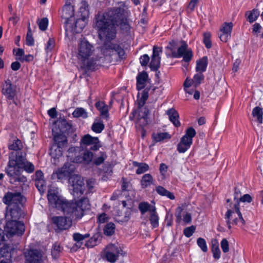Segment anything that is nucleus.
<instances>
[{"label":"nucleus","mask_w":263,"mask_h":263,"mask_svg":"<svg viewBox=\"0 0 263 263\" xmlns=\"http://www.w3.org/2000/svg\"><path fill=\"white\" fill-rule=\"evenodd\" d=\"M118 26L125 32L130 30V26L124 18L123 10L120 8L99 12L96 15L94 28L101 40L108 41L114 39L117 33L116 28Z\"/></svg>","instance_id":"nucleus-1"},{"label":"nucleus","mask_w":263,"mask_h":263,"mask_svg":"<svg viewBox=\"0 0 263 263\" xmlns=\"http://www.w3.org/2000/svg\"><path fill=\"white\" fill-rule=\"evenodd\" d=\"M47 198L53 207L62 210L64 213L75 219H80L84 216L85 210L89 209L90 204L87 198L75 201H69L60 195L59 189L50 186L48 191Z\"/></svg>","instance_id":"nucleus-2"},{"label":"nucleus","mask_w":263,"mask_h":263,"mask_svg":"<svg viewBox=\"0 0 263 263\" xmlns=\"http://www.w3.org/2000/svg\"><path fill=\"white\" fill-rule=\"evenodd\" d=\"M26 156V153L22 152L9 154V161L5 167V172L11 183L26 181V178L21 175L22 169L28 173H31L34 171V165L27 160Z\"/></svg>","instance_id":"nucleus-3"},{"label":"nucleus","mask_w":263,"mask_h":263,"mask_svg":"<svg viewBox=\"0 0 263 263\" xmlns=\"http://www.w3.org/2000/svg\"><path fill=\"white\" fill-rule=\"evenodd\" d=\"M95 51V47L87 40L85 39L81 40L78 44L77 57L82 68L86 70L94 68L98 59L90 57L93 54Z\"/></svg>","instance_id":"nucleus-4"},{"label":"nucleus","mask_w":263,"mask_h":263,"mask_svg":"<svg viewBox=\"0 0 263 263\" xmlns=\"http://www.w3.org/2000/svg\"><path fill=\"white\" fill-rule=\"evenodd\" d=\"M239 203H235L228 209L224 215V219L229 230L232 228V225L244 226L246 223L240 211Z\"/></svg>","instance_id":"nucleus-5"},{"label":"nucleus","mask_w":263,"mask_h":263,"mask_svg":"<svg viewBox=\"0 0 263 263\" xmlns=\"http://www.w3.org/2000/svg\"><path fill=\"white\" fill-rule=\"evenodd\" d=\"M123 254V251L118 243L108 244L103 251L104 257L110 263L115 262Z\"/></svg>","instance_id":"nucleus-6"},{"label":"nucleus","mask_w":263,"mask_h":263,"mask_svg":"<svg viewBox=\"0 0 263 263\" xmlns=\"http://www.w3.org/2000/svg\"><path fill=\"white\" fill-rule=\"evenodd\" d=\"M69 189L71 194L74 197H79L83 194L85 189V184L80 176L73 175L69 178Z\"/></svg>","instance_id":"nucleus-7"},{"label":"nucleus","mask_w":263,"mask_h":263,"mask_svg":"<svg viewBox=\"0 0 263 263\" xmlns=\"http://www.w3.org/2000/svg\"><path fill=\"white\" fill-rule=\"evenodd\" d=\"M75 170V166L71 162H66L64 165L61 168L54 171L52 175L51 178L53 180H58L63 181L70 178L72 176V173Z\"/></svg>","instance_id":"nucleus-8"},{"label":"nucleus","mask_w":263,"mask_h":263,"mask_svg":"<svg viewBox=\"0 0 263 263\" xmlns=\"http://www.w3.org/2000/svg\"><path fill=\"white\" fill-rule=\"evenodd\" d=\"M24 231V225L21 221H7L5 231L7 237H11L14 235H22Z\"/></svg>","instance_id":"nucleus-9"},{"label":"nucleus","mask_w":263,"mask_h":263,"mask_svg":"<svg viewBox=\"0 0 263 263\" xmlns=\"http://www.w3.org/2000/svg\"><path fill=\"white\" fill-rule=\"evenodd\" d=\"M80 146L82 148H89L92 151H97L101 146V144L98 137H92L87 134L82 137Z\"/></svg>","instance_id":"nucleus-10"},{"label":"nucleus","mask_w":263,"mask_h":263,"mask_svg":"<svg viewBox=\"0 0 263 263\" xmlns=\"http://www.w3.org/2000/svg\"><path fill=\"white\" fill-rule=\"evenodd\" d=\"M67 217L54 216L52 218V221L56 226L57 228L60 230H65L68 229L72 225V220H77L68 215Z\"/></svg>","instance_id":"nucleus-11"},{"label":"nucleus","mask_w":263,"mask_h":263,"mask_svg":"<svg viewBox=\"0 0 263 263\" xmlns=\"http://www.w3.org/2000/svg\"><path fill=\"white\" fill-rule=\"evenodd\" d=\"M2 93L9 100H13L14 104H17L14 100L16 95V88L12 84L10 80H6L3 85Z\"/></svg>","instance_id":"nucleus-12"},{"label":"nucleus","mask_w":263,"mask_h":263,"mask_svg":"<svg viewBox=\"0 0 263 263\" xmlns=\"http://www.w3.org/2000/svg\"><path fill=\"white\" fill-rule=\"evenodd\" d=\"M3 200L6 204L10 205L14 204L17 205L22 203L23 197L19 192H8L4 196Z\"/></svg>","instance_id":"nucleus-13"},{"label":"nucleus","mask_w":263,"mask_h":263,"mask_svg":"<svg viewBox=\"0 0 263 263\" xmlns=\"http://www.w3.org/2000/svg\"><path fill=\"white\" fill-rule=\"evenodd\" d=\"M26 263H41L43 261V255L37 250H30L25 252Z\"/></svg>","instance_id":"nucleus-14"},{"label":"nucleus","mask_w":263,"mask_h":263,"mask_svg":"<svg viewBox=\"0 0 263 263\" xmlns=\"http://www.w3.org/2000/svg\"><path fill=\"white\" fill-rule=\"evenodd\" d=\"M162 51L161 48L154 46L152 60L149 64L150 68L152 70H156L159 67L160 64V55L162 53Z\"/></svg>","instance_id":"nucleus-15"},{"label":"nucleus","mask_w":263,"mask_h":263,"mask_svg":"<svg viewBox=\"0 0 263 263\" xmlns=\"http://www.w3.org/2000/svg\"><path fill=\"white\" fill-rule=\"evenodd\" d=\"M233 28L232 23H224L220 28L219 38L222 42H226L230 39Z\"/></svg>","instance_id":"nucleus-16"},{"label":"nucleus","mask_w":263,"mask_h":263,"mask_svg":"<svg viewBox=\"0 0 263 263\" xmlns=\"http://www.w3.org/2000/svg\"><path fill=\"white\" fill-rule=\"evenodd\" d=\"M21 216V209L17 205H14L13 208H11L8 210L6 214L7 221H18V219Z\"/></svg>","instance_id":"nucleus-17"},{"label":"nucleus","mask_w":263,"mask_h":263,"mask_svg":"<svg viewBox=\"0 0 263 263\" xmlns=\"http://www.w3.org/2000/svg\"><path fill=\"white\" fill-rule=\"evenodd\" d=\"M8 147L9 149L13 151L11 153L22 152L26 153V151L23 149V143L17 138H15L12 140L10 141Z\"/></svg>","instance_id":"nucleus-18"},{"label":"nucleus","mask_w":263,"mask_h":263,"mask_svg":"<svg viewBox=\"0 0 263 263\" xmlns=\"http://www.w3.org/2000/svg\"><path fill=\"white\" fill-rule=\"evenodd\" d=\"M81 154L83 155L82 156H78L75 157L74 159H73V162H84L86 164H89L90 162L92 161L93 155V153L90 151L86 150Z\"/></svg>","instance_id":"nucleus-19"},{"label":"nucleus","mask_w":263,"mask_h":263,"mask_svg":"<svg viewBox=\"0 0 263 263\" xmlns=\"http://www.w3.org/2000/svg\"><path fill=\"white\" fill-rule=\"evenodd\" d=\"M193 140L191 138L183 136L178 143L177 150L179 153L185 152L191 146Z\"/></svg>","instance_id":"nucleus-20"},{"label":"nucleus","mask_w":263,"mask_h":263,"mask_svg":"<svg viewBox=\"0 0 263 263\" xmlns=\"http://www.w3.org/2000/svg\"><path fill=\"white\" fill-rule=\"evenodd\" d=\"M74 15V9L73 6L70 3H67L64 6L62 10V17L68 23L69 18H72Z\"/></svg>","instance_id":"nucleus-21"},{"label":"nucleus","mask_w":263,"mask_h":263,"mask_svg":"<svg viewBox=\"0 0 263 263\" xmlns=\"http://www.w3.org/2000/svg\"><path fill=\"white\" fill-rule=\"evenodd\" d=\"M138 209L142 215H143L146 213L148 215L153 212H155L156 210V206L154 205L151 204L147 202L143 201L140 202L138 205Z\"/></svg>","instance_id":"nucleus-22"},{"label":"nucleus","mask_w":263,"mask_h":263,"mask_svg":"<svg viewBox=\"0 0 263 263\" xmlns=\"http://www.w3.org/2000/svg\"><path fill=\"white\" fill-rule=\"evenodd\" d=\"M95 106L97 109L100 111L101 116L105 119H107L109 117L108 106L105 104L104 102L98 101Z\"/></svg>","instance_id":"nucleus-23"},{"label":"nucleus","mask_w":263,"mask_h":263,"mask_svg":"<svg viewBox=\"0 0 263 263\" xmlns=\"http://www.w3.org/2000/svg\"><path fill=\"white\" fill-rule=\"evenodd\" d=\"M180 46L179 47L177 51H172V57L175 58H179L183 56L188 49V45L187 43L184 41H181L180 42Z\"/></svg>","instance_id":"nucleus-24"},{"label":"nucleus","mask_w":263,"mask_h":263,"mask_svg":"<svg viewBox=\"0 0 263 263\" xmlns=\"http://www.w3.org/2000/svg\"><path fill=\"white\" fill-rule=\"evenodd\" d=\"M167 115L169 117L170 120L176 127H178L180 125V123L178 120L179 114L177 111L174 108H171L166 111Z\"/></svg>","instance_id":"nucleus-25"},{"label":"nucleus","mask_w":263,"mask_h":263,"mask_svg":"<svg viewBox=\"0 0 263 263\" xmlns=\"http://www.w3.org/2000/svg\"><path fill=\"white\" fill-rule=\"evenodd\" d=\"M64 147L53 144L50 149V154L51 156L54 159L60 158L62 156Z\"/></svg>","instance_id":"nucleus-26"},{"label":"nucleus","mask_w":263,"mask_h":263,"mask_svg":"<svg viewBox=\"0 0 263 263\" xmlns=\"http://www.w3.org/2000/svg\"><path fill=\"white\" fill-rule=\"evenodd\" d=\"M252 115L255 119V121L259 124L262 123L263 121V109L259 106H256L253 109Z\"/></svg>","instance_id":"nucleus-27"},{"label":"nucleus","mask_w":263,"mask_h":263,"mask_svg":"<svg viewBox=\"0 0 263 263\" xmlns=\"http://www.w3.org/2000/svg\"><path fill=\"white\" fill-rule=\"evenodd\" d=\"M147 77L148 76L146 72L140 73L138 75L137 77V88L138 90L144 88Z\"/></svg>","instance_id":"nucleus-28"},{"label":"nucleus","mask_w":263,"mask_h":263,"mask_svg":"<svg viewBox=\"0 0 263 263\" xmlns=\"http://www.w3.org/2000/svg\"><path fill=\"white\" fill-rule=\"evenodd\" d=\"M153 140L155 142H159L164 141V140L170 139L171 138V135L167 132H157L154 133L152 135Z\"/></svg>","instance_id":"nucleus-29"},{"label":"nucleus","mask_w":263,"mask_h":263,"mask_svg":"<svg viewBox=\"0 0 263 263\" xmlns=\"http://www.w3.org/2000/svg\"><path fill=\"white\" fill-rule=\"evenodd\" d=\"M208 66V58L203 57L197 61L196 70L197 72H203L205 71Z\"/></svg>","instance_id":"nucleus-30"},{"label":"nucleus","mask_w":263,"mask_h":263,"mask_svg":"<svg viewBox=\"0 0 263 263\" xmlns=\"http://www.w3.org/2000/svg\"><path fill=\"white\" fill-rule=\"evenodd\" d=\"M108 50L112 53V54H117L119 55L120 58H124L125 51L120 46L116 44H111L109 46Z\"/></svg>","instance_id":"nucleus-31"},{"label":"nucleus","mask_w":263,"mask_h":263,"mask_svg":"<svg viewBox=\"0 0 263 263\" xmlns=\"http://www.w3.org/2000/svg\"><path fill=\"white\" fill-rule=\"evenodd\" d=\"M153 177L150 174H144L140 181L142 188L145 189L151 186L153 183Z\"/></svg>","instance_id":"nucleus-32"},{"label":"nucleus","mask_w":263,"mask_h":263,"mask_svg":"<svg viewBox=\"0 0 263 263\" xmlns=\"http://www.w3.org/2000/svg\"><path fill=\"white\" fill-rule=\"evenodd\" d=\"M133 165L137 167L136 173L138 175L144 173L148 171L149 168L148 165L145 163H139L134 161L133 162Z\"/></svg>","instance_id":"nucleus-33"},{"label":"nucleus","mask_w":263,"mask_h":263,"mask_svg":"<svg viewBox=\"0 0 263 263\" xmlns=\"http://www.w3.org/2000/svg\"><path fill=\"white\" fill-rule=\"evenodd\" d=\"M156 191L159 195L161 196H166V197L171 200H173L175 199V196L173 194V193L167 191V190H166L161 186H157L156 187Z\"/></svg>","instance_id":"nucleus-34"},{"label":"nucleus","mask_w":263,"mask_h":263,"mask_svg":"<svg viewBox=\"0 0 263 263\" xmlns=\"http://www.w3.org/2000/svg\"><path fill=\"white\" fill-rule=\"evenodd\" d=\"M148 219L153 228L158 227L159 218L156 210L148 215Z\"/></svg>","instance_id":"nucleus-35"},{"label":"nucleus","mask_w":263,"mask_h":263,"mask_svg":"<svg viewBox=\"0 0 263 263\" xmlns=\"http://www.w3.org/2000/svg\"><path fill=\"white\" fill-rule=\"evenodd\" d=\"M54 143L61 146H65L67 143V138L63 134H57L54 136Z\"/></svg>","instance_id":"nucleus-36"},{"label":"nucleus","mask_w":263,"mask_h":263,"mask_svg":"<svg viewBox=\"0 0 263 263\" xmlns=\"http://www.w3.org/2000/svg\"><path fill=\"white\" fill-rule=\"evenodd\" d=\"M80 148L78 147H70L68 150L67 157L73 163V159L76 156H80Z\"/></svg>","instance_id":"nucleus-37"},{"label":"nucleus","mask_w":263,"mask_h":263,"mask_svg":"<svg viewBox=\"0 0 263 263\" xmlns=\"http://www.w3.org/2000/svg\"><path fill=\"white\" fill-rule=\"evenodd\" d=\"M104 125L101 121H95L92 125L91 129L96 133H100L104 129Z\"/></svg>","instance_id":"nucleus-38"},{"label":"nucleus","mask_w":263,"mask_h":263,"mask_svg":"<svg viewBox=\"0 0 263 263\" xmlns=\"http://www.w3.org/2000/svg\"><path fill=\"white\" fill-rule=\"evenodd\" d=\"M107 156L105 152H100L98 156L93 160V163L96 165L102 164L106 159Z\"/></svg>","instance_id":"nucleus-39"},{"label":"nucleus","mask_w":263,"mask_h":263,"mask_svg":"<svg viewBox=\"0 0 263 263\" xmlns=\"http://www.w3.org/2000/svg\"><path fill=\"white\" fill-rule=\"evenodd\" d=\"M74 117L86 118L87 117V113L83 108H77L72 113Z\"/></svg>","instance_id":"nucleus-40"},{"label":"nucleus","mask_w":263,"mask_h":263,"mask_svg":"<svg viewBox=\"0 0 263 263\" xmlns=\"http://www.w3.org/2000/svg\"><path fill=\"white\" fill-rule=\"evenodd\" d=\"M141 97L139 98L138 105L139 107H142L148 99V90L147 88L144 89L141 93Z\"/></svg>","instance_id":"nucleus-41"},{"label":"nucleus","mask_w":263,"mask_h":263,"mask_svg":"<svg viewBox=\"0 0 263 263\" xmlns=\"http://www.w3.org/2000/svg\"><path fill=\"white\" fill-rule=\"evenodd\" d=\"M259 14V12L256 10H253L251 12L248 11L246 13V15H247V20L250 23H253L256 20Z\"/></svg>","instance_id":"nucleus-42"},{"label":"nucleus","mask_w":263,"mask_h":263,"mask_svg":"<svg viewBox=\"0 0 263 263\" xmlns=\"http://www.w3.org/2000/svg\"><path fill=\"white\" fill-rule=\"evenodd\" d=\"M115 229V226L114 223L110 222L105 226L104 229V233L106 235L111 236L114 233Z\"/></svg>","instance_id":"nucleus-43"},{"label":"nucleus","mask_w":263,"mask_h":263,"mask_svg":"<svg viewBox=\"0 0 263 263\" xmlns=\"http://www.w3.org/2000/svg\"><path fill=\"white\" fill-rule=\"evenodd\" d=\"M85 22L84 18L78 19L75 22V29L77 32H80L85 27Z\"/></svg>","instance_id":"nucleus-44"},{"label":"nucleus","mask_w":263,"mask_h":263,"mask_svg":"<svg viewBox=\"0 0 263 263\" xmlns=\"http://www.w3.org/2000/svg\"><path fill=\"white\" fill-rule=\"evenodd\" d=\"M202 72H198L195 74L193 79L194 85L196 87L199 85L201 81L204 79V76Z\"/></svg>","instance_id":"nucleus-45"},{"label":"nucleus","mask_w":263,"mask_h":263,"mask_svg":"<svg viewBox=\"0 0 263 263\" xmlns=\"http://www.w3.org/2000/svg\"><path fill=\"white\" fill-rule=\"evenodd\" d=\"M212 252L214 259L218 260L220 258L221 252L218 245H213Z\"/></svg>","instance_id":"nucleus-46"},{"label":"nucleus","mask_w":263,"mask_h":263,"mask_svg":"<svg viewBox=\"0 0 263 263\" xmlns=\"http://www.w3.org/2000/svg\"><path fill=\"white\" fill-rule=\"evenodd\" d=\"M89 236L90 234L88 233L82 235L80 233H76L73 234V240L77 242H80L84 239L89 237Z\"/></svg>","instance_id":"nucleus-47"},{"label":"nucleus","mask_w":263,"mask_h":263,"mask_svg":"<svg viewBox=\"0 0 263 263\" xmlns=\"http://www.w3.org/2000/svg\"><path fill=\"white\" fill-rule=\"evenodd\" d=\"M197 243L199 247L204 252H206L208 251V247L206 241L204 239L202 238H199L197 240Z\"/></svg>","instance_id":"nucleus-48"},{"label":"nucleus","mask_w":263,"mask_h":263,"mask_svg":"<svg viewBox=\"0 0 263 263\" xmlns=\"http://www.w3.org/2000/svg\"><path fill=\"white\" fill-rule=\"evenodd\" d=\"M35 185L40 192H44L45 189V179L35 180Z\"/></svg>","instance_id":"nucleus-49"},{"label":"nucleus","mask_w":263,"mask_h":263,"mask_svg":"<svg viewBox=\"0 0 263 263\" xmlns=\"http://www.w3.org/2000/svg\"><path fill=\"white\" fill-rule=\"evenodd\" d=\"M10 249L7 245L0 243V258L6 256L9 254Z\"/></svg>","instance_id":"nucleus-50"},{"label":"nucleus","mask_w":263,"mask_h":263,"mask_svg":"<svg viewBox=\"0 0 263 263\" xmlns=\"http://www.w3.org/2000/svg\"><path fill=\"white\" fill-rule=\"evenodd\" d=\"M48 24V20L47 18H43L41 20H39L38 25L39 28L42 30L45 31L46 30Z\"/></svg>","instance_id":"nucleus-51"},{"label":"nucleus","mask_w":263,"mask_h":263,"mask_svg":"<svg viewBox=\"0 0 263 263\" xmlns=\"http://www.w3.org/2000/svg\"><path fill=\"white\" fill-rule=\"evenodd\" d=\"M211 34L209 32H205L203 34V42L205 47L209 49L212 47V44L210 41Z\"/></svg>","instance_id":"nucleus-52"},{"label":"nucleus","mask_w":263,"mask_h":263,"mask_svg":"<svg viewBox=\"0 0 263 263\" xmlns=\"http://www.w3.org/2000/svg\"><path fill=\"white\" fill-rule=\"evenodd\" d=\"M220 246L223 253H227L229 251V244L227 239H222L220 242Z\"/></svg>","instance_id":"nucleus-53"},{"label":"nucleus","mask_w":263,"mask_h":263,"mask_svg":"<svg viewBox=\"0 0 263 263\" xmlns=\"http://www.w3.org/2000/svg\"><path fill=\"white\" fill-rule=\"evenodd\" d=\"M139 117H141V118H138V122L140 126H143L147 124V113H146L145 111H144L142 115L141 116L140 114H139Z\"/></svg>","instance_id":"nucleus-54"},{"label":"nucleus","mask_w":263,"mask_h":263,"mask_svg":"<svg viewBox=\"0 0 263 263\" xmlns=\"http://www.w3.org/2000/svg\"><path fill=\"white\" fill-rule=\"evenodd\" d=\"M61 252V247L59 245L55 243L53 245L51 251L52 255L53 257L56 258L58 257L59 253Z\"/></svg>","instance_id":"nucleus-55"},{"label":"nucleus","mask_w":263,"mask_h":263,"mask_svg":"<svg viewBox=\"0 0 263 263\" xmlns=\"http://www.w3.org/2000/svg\"><path fill=\"white\" fill-rule=\"evenodd\" d=\"M195 230V228L193 226L187 227L184 229L183 231L184 235L187 237H190L193 234Z\"/></svg>","instance_id":"nucleus-56"},{"label":"nucleus","mask_w":263,"mask_h":263,"mask_svg":"<svg viewBox=\"0 0 263 263\" xmlns=\"http://www.w3.org/2000/svg\"><path fill=\"white\" fill-rule=\"evenodd\" d=\"M193 56L192 51L191 49L187 50V51L183 54V59L186 62H189L191 60Z\"/></svg>","instance_id":"nucleus-57"},{"label":"nucleus","mask_w":263,"mask_h":263,"mask_svg":"<svg viewBox=\"0 0 263 263\" xmlns=\"http://www.w3.org/2000/svg\"><path fill=\"white\" fill-rule=\"evenodd\" d=\"M55 42L53 39L50 38L47 43L45 49L48 52L51 51L54 47Z\"/></svg>","instance_id":"nucleus-58"},{"label":"nucleus","mask_w":263,"mask_h":263,"mask_svg":"<svg viewBox=\"0 0 263 263\" xmlns=\"http://www.w3.org/2000/svg\"><path fill=\"white\" fill-rule=\"evenodd\" d=\"M149 61V57L146 54L142 55L140 58V62L142 66H146Z\"/></svg>","instance_id":"nucleus-59"},{"label":"nucleus","mask_w":263,"mask_h":263,"mask_svg":"<svg viewBox=\"0 0 263 263\" xmlns=\"http://www.w3.org/2000/svg\"><path fill=\"white\" fill-rule=\"evenodd\" d=\"M33 56L31 54L24 55L23 57H20L17 58V60L22 62H31L33 60Z\"/></svg>","instance_id":"nucleus-60"},{"label":"nucleus","mask_w":263,"mask_h":263,"mask_svg":"<svg viewBox=\"0 0 263 263\" xmlns=\"http://www.w3.org/2000/svg\"><path fill=\"white\" fill-rule=\"evenodd\" d=\"M182 210L183 209L180 206L178 207L176 210L175 216L177 218L176 221L178 223H180L182 219L181 213L182 212Z\"/></svg>","instance_id":"nucleus-61"},{"label":"nucleus","mask_w":263,"mask_h":263,"mask_svg":"<svg viewBox=\"0 0 263 263\" xmlns=\"http://www.w3.org/2000/svg\"><path fill=\"white\" fill-rule=\"evenodd\" d=\"M196 133V131L193 128L190 127L186 130V133L184 136L191 138L193 140V138L195 136Z\"/></svg>","instance_id":"nucleus-62"},{"label":"nucleus","mask_w":263,"mask_h":263,"mask_svg":"<svg viewBox=\"0 0 263 263\" xmlns=\"http://www.w3.org/2000/svg\"><path fill=\"white\" fill-rule=\"evenodd\" d=\"M252 201V198L249 194H245L239 199V203L240 202L250 203Z\"/></svg>","instance_id":"nucleus-63"},{"label":"nucleus","mask_w":263,"mask_h":263,"mask_svg":"<svg viewBox=\"0 0 263 263\" xmlns=\"http://www.w3.org/2000/svg\"><path fill=\"white\" fill-rule=\"evenodd\" d=\"M108 217L106 214L103 213L100 214L98 217V222L100 223H105L107 221Z\"/></svg>","instance_id":"nucleus-64"}]
</instances>
